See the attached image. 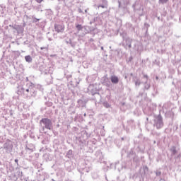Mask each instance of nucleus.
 Wrapping results in <instances>:
<instances>
[{"mask_svg":"<svg viewBox=\"0 0 181 181\" xmlns=\"http://www.w3.org/2000/svg\"><path fill=\"white\" fill-rule=\"evenodd\" d=\"M24 18H26V19H32V16L28 15H24Z\"/></svg>","mask_w":181,"mask_h":181,"instance_id":"49","label":"nucleus"},{"mask_svg":"<svg viewBox=\"0 0 181 181\" xmlns=\"http://www.w3.org/2000/svg\"><path fill=\"white\" fill-rule=\"evenodd\" d=\"M14 59H18L21 56V52L19 51H14L13 52Z\"/></svg>","mask_w":181,"mask_h":181,"instance_id":"30","label":"nucleus"},{"mask_svg":"<svg viewBox=\"0 0 181 181\" xmlns=\"http://www.w3.org/2000/svg\"><path fill=\"white\" fill-rule=\"evenodd\" d=\"M120 104H121V105H122V106L125 105V103H121Z\"/></svg>","mask_w":181,"mask_h":181,"instance_id":"64","label":"nucleus"},{"mask_svg":"<svg viewBox=\"0 0 181 181\" xmlns=\"http://www.w3.org/2000/svg\"><path fill=\"white\" fill-rule=\"evenodd\" d=\"M16 30L18 33V35H22L23 32L25 31V28L22 25H17V28H16Z\"/></svg>","mask_w":181,"mask_h":181,"instance_id":"23","label":"nucleus"},{"mask_svg":"<svg viewBox=\"0 0 181 181\" xmlns=\"http://www.w3.org/2000/svg\"><path fill=\"white\" fill-rule=\"evenodd\" d=\"M4 149L6 151V153H11L12 149H13V144L11 141H7L3 145Z\"/></svg>","mask_w":181,"mask_h":181,"instance_id":"9","label":"nucleus"},{"mask_svg":"<svg viewBox=\"0 0 181 181\" xmlns=\"http://www.w3.org/2000/svg\"><path fill=\"white\" fill-rule=\"evenodd\" d=\"M144 88L146 90H149V88H151V85L149 83H148V81H145Z\"/></svg>","mask_w":181,"mask_h":181,"instance_id":"33","label":"nucleus"},{"mask_svg":"<svg viewBox=\"0 0 181 181\" xmlns=\"http://www.w3.org/2000/svg\"><path fill=\"white\" fill-rule=\"evenodd\" d=\"M103 4L107 6V0H103Z\"/></svg>","mask_w":181,"mask_h":181,"instance_id":"52","label":"nucleus"},{"mask_svg":"<svg viewBox=\"0 0 181 181\" xmlns=\"http://www.w3.org/2000/svg\"><path fill=\"white\" fill-rule=\"evenodd\" d=\"M134 83L136 87H139L141 86V80L136 79V81L134 80Z\"/></svg>","mask_w":181,"mask_h":181,"instance_id":"35","label":"nucleus"},{"mask_svg":"<svg viewBox=\"0 0 181 181\" xmlns=\"http://www.w3.org/2000/svg\"><path fill=\"white\" fill-rule=\"evenodd\" d=\"M144 78H146V81H148V78H149V76H148V75L146 74H144Z\"/></svg>","mask_w":181,"mask_h":181,"instance_id":"50","label":"nucleus"},{"mask_svg":"<svg viewBox=\"0 0 181 181\" xmlns=\"http://www.w3.org/2000/svg\"><path fill=\"white\" fill-rule=\"evenodd\" d=\"M95 156H96V158H98V159H99V160H103L104 156H103V152H101V150H98L95 153Z\"/></svg>","mask_w":181,"mask_h":181,"instance_id":"22","label":"nucleus"},{"mask_svg":"<svg viewBox=\"0 0 181 181\" xmlns=\"http://www.w3.org/2000/svg\"><path fill=\"white\" fill-rule=\"evenodd\" d=\"M23 181H30L29 177H25V178H24Z\"/></svg>","mask_w":181,"mask_h":181,"instance_id":"56","label":"nucleus"},{"mask_svg":"<svg viewBox=\"0 0 181 181\" xmlns=\"http://www.w3.org/2000/svg\"><path fill=\"white\" fill-rule=\"evenodd\" d=\"M65 168L67 172H71L74 169L73 164L69 161L65 163Z\"/></svg>","mask_w":181,"mask_h":181,"instance_id":"19","label":"nucleus"},{"mask_svg":"<svg viewBox=\"0 0 181 181\" xmlns=\"http://www.w3.org/2000/svg\"><path fill=\"white\" fill-rule=\"evenodd\" d=\"M15 30H16V28H18V25H13L12 27Z\"/></svg>","mask_w":181,"mask_h":181,"instance_id":"54","label":"nucleus"},{"mask_svg":"<svg viewBox=\"0 0 181 181\" xmlns=\"http://www.w3.org/2000/svg\"><path fill=\"white\" fill-rule=\"evenodd\" d=\"M84 135L87 136V134L84 133L83 136L81 135L79 137H76V141L81 146H84V145L87 144V141H86V138H84Z\"/></svg>","mask_w":181,"mask_h":181,"instance_id":"12","label":"nucleus"},{"mask_svg":"<svg viewBox=\"0 0 181 181\" xmlns=\"http://www.w3.org/2000/svg\"><path fill=\"white\" fill-rule=\"evenodd\" d=\"M14 161H15L16 163H17V165H19V164L18 163V162H19V160H18V159H15Z\"/></svg>","mask_w":181,"mask_h":181,"instance_id":"60","label":"nucleus"},{"mask_svg":"<svg viewBox=\"0 0 181 181\" xmlns=\"http://www.w3.org/2000/svg\"><path fill=\"white\" fill-rule=\"evenodd\" d=\"M74 156V154L73 153V150H69L66 154V157L69 159H71Z\"/></svg>","mask_w":181,"mask_h":181,"instance_id":"27","label":"nucleus"},{"mask_svg":"<svg viewBox=\"0 0 181 181\" xmlns=\"http://www.w3.org/2000/svg\"><path fill=\"white\" fill-rule=\"evenodd\" d=\"M40 126L41 127L42 132L46 134V132H45V129H48V131H53V121L52 119H49L48 117H44L42 118L40 120Z\"/></svg>","mask_w":181,"mask_h":181,"instance_id":"2","label":"nucleus"},{"mask_svg":"<svg viewBox=\"0 0 181 181\" xmlns=\"http://www.w3.org/2000/svg\"><path fill=\"white\" fill-rule=\"evenodd\" d=\"M53 134H54V135H59V132H53Z\"/></svg>","mask_w":181,"mask_h":181,"instance_id":"59","label":"nucleus"},{"mask_svg":"<svg viewBox=\"0 0 181 181\" xmlns=\"http://www.w3.org/2000/svg\"><path fill=\"white\" fill-rule=\"evenodd\" d=\"M11 179L13 181H18V179H19V175H18V170H16V173L11 174Z\"/></svg>","mask_w":181,"mask_h":181,"instance_id":"25","label":"nucleus"},{"mask_svg":"<svg viewBox=\"0 0 181 181\" xmlns=\"http://www.w3.org/2000/svg\"><path fill=\"white\" fill-rule=\"evenodd\" d=\"M100 135L101 136H105V130L104 129V127H103V129H100Z\"/></svg>","mask_w":181,"mask_h":181,"instance_id":"38","label":"nucleus"},{"mask_svg":"<svg viewBox=\"0 0 181 181\" xmlns=\"http://www.w3.org/2000/svg\"><path fill=\"white\" fill-rule=\"evenodd\" d=\"M93 98H89V101L90 100H92V101H94V103H95V105L97 106V97L93 95Z\"/></svg>","mask_w":181,"mask_h":181,"instance_id":"32","label":"nucleus"},{"mask_svg":"<svg viewBox=\"0 0 181 181\" xmlns=\"http://www.w3.org/2000/svg\"><path fill=\"white\" fill-rule=\"evenodd\" d=\"M25 151L28 153V156H30V153L36 151V147L35 146V144L28 143L25 145Z\"/></svg>","mask_w":181,"mask_h":181,"instance_id":"8","label":"nucleus"},{"mask_svg":"<svg viewBox=\"0 0 181 181\" xmlns=\"http://www.w3.org/2000/svg\"><path fill=\"white\" fill-rule=\"evenodd\" d=\"M95 144H97V139H90L89 140H88L87 141V145L88 146H90V145H95Z\"/></svg>","mask_w":181,"mask_h":181,"instance_id":"26","label":"nucleus"},{"mask_svg":"<svg viewBox=\"0 0 181 181\" xmlns=\"http://www.w3.org/2000/svg\"><path fill=\"white\" fill-rule=\"evenodd\" d=\"M154 127L157 128V129H160L163 127V119L162 118V115H158L154 119Z\"/></svg>","mask_w":181,"mask_h":181,"instance_id":"7","label":"nucleus"},{"mask_svg":"<svg viewBox=\"0 0 181 181\" xmlns=\"http://www.w3.org/2000/svg\"><path fill=\"white\" fill-rule=\"evenodd\" d=\"M100 17H95V18H94V19H93V21H94V22H98V21H100Z\"/></svg>","mask_w":181,"mask_h":181,"instance_id":"47","label":"nucleus"},{"mask_svg":"<svg viewBox=\"0 0 181 181\" xmlns=\"http://www.w3.org/2000/svg\"><path fill=\"white\" fill-rule=\"evenodd\" d=\"M169 1V0H158V4H162V5H164V4H167Z\"/></svg>","mask_w":181,"mask_h":181,"instance_id":"39","label":"nucleus"},{"mask_svg":"<svg viewBox=\"0 0 181 181\" xmlns=\"http://www.w3.org/2000/svg\"><path fill=\"white\" fill-rule=\"evenodd\" d=\"M16 170H17V175L18 176V179H20L21 181L25 180V178L26 176L23 175V173L22 170H21V168L19 167L16 168Z\"/></svg>","mask_w":181,"mask_h":181,"instance_id":"18","label":"nucleus"},{"mask_svg":"<svg viewBox=\"0 0 181 181\" xmlns=\"http://www.w3.org/2000/svg\"><path fill=\"white\" fill-rule=\"evenodd\" d=\"M45 105H47V107H52L53 105V103L49 101L46 102Z\"/></svg>","mask_w":181,"mask_h":181,"instance_id":"42","label":"nucleus"},{"mask_svg":"<svg viewBox=\"0 0 181 181\" xmlns=\"http://www.w3.org/2000/svg\"><path fill=\"white\" fill-rule=\"evenodd\" d=\"M39 69L42 74H52L53 73L52 69H49V71L46 69V65H40Z\"/></svg>","mask_w":181,"mask_h":181,"instance_id":"15","label":"nucleus"},{"mask_svg":"<svg viewBox=\"0 0 181 181\" xmlns=\"http://www.w3.org/2000/svg\"><path fill=\"white\" fill-rule=\"evenodd\" d=\"M101 81L102 84H103V86H106V87H108V88H111V87H112L111 81H110V78H108L107 76H103Z\"/></svg>","mask_w":181,"mask_h":181,"instance_id":"14","label":"nucleus"},{"mask_svg":"<svg viewBox=\"0 0 181 181\" xmlns=\"http://www.w3.org/2000/svg\"><path fill=\"white\" fill-rule=\"evenodd\" d=\"M31 18L33 19V23H37V22L40 21V19L37 18L35 16H32Z\"/></svg>","mask_w":181,"mask_h":181,"instance_id":"34","label":"nucleus"},{"mask_svg":"<svg viewBox=\"0 0 181 181\" xmlns=\"http://www.w3.org/2000/svg\"><path fill=\"white\" fill-rule=\"evenodd\" d=\"M74 114H76V110H74L71 112V115H74Z\"/></svg>","mask_w":181,"mask_h":181,"instance_id":"53","label":"nucleus"},{"mask_svg":"<svg viewBox=\"0 0 181 181\" xmlns=\"http://www.w3.org/2000/svg\"><path fill=\"white\" fill-rule=\"evenodd\" d=\"M25 60L27 63H32V57L30 55H26L25 57Z\"/></svg>","mask_w":181,"mask_h":181,"instance_id":"29","label":"nucleus"},{"mask_svg":"<svg viewBox=\"0 0 181 181\" xmlns=\"http://www.w3.org/2000/svg\"><path fill=\"white\" fill-rule=\"evenodd\" d=\"M110 80H111V83H112V84H114V75L111 76Z\"/></svg>","mask_w":181,"mask_h":181,"instance_id":"48","label":"nucleus"},{"mask_svg":"<svg viewBox=\"0 0 181 181\" xmlns=\"http://www.w3.org/2000/svg\"><path fill=\"white\" fill-rule=\"evenodd\" d=\"M10 115L11 116L13 115V112L12 110L10 111Z\"/></svg>","mask_w":181,"mask_h":181,"instance_id":"62","label":"nucleus"},{"mask_svg":"<svg viewBox=\"0 0 181 181\" xmlns=\"http://www.w3.org/2000/svg\"><path fill=\"white\" fill-rule=\"evenodd\" d=\"M86 80L88 83H90V80H91V76L86 77Z\"/></svg>","mask_w":181,"mask_h":181,"instance_id":"46","label":"nucleus"},{"mask_svg":"<svg viewBox=\"0 0 181 181\" xmlns=\"http://www.w3.org/2000/svg\"><path fill=\"white\" fill-rule=\"evenodd\" d=\"M123 42H124V45H126V46L129 47V49H131V47H132V39L129 37H123Z\"/></svg>","mask_w":181,"mask_h":181,"instance_id":"16","label":"nucleus"},{"mask_svg":"<svg viewBox=\"0 0 181 181\" xmlns=\"http://www.w3.org/2000/svg\"><path fill=\"white\" fill-rule=\"evenodd\" d=\"M28 80V78H26V88L24 97L25 98H35L37 95V91L36 90V88H35V84Z\"/></svg>","mask_w":181,"mask_h":181,"instance_id":"1","label":"nucleus"},{"mask_svg":"<svg viewBox=\"0 0 181 181\" xmlns=\"http://www.w3.org/2000/svg\"><path fill=\"white\" fill-rule=\"evenodd\" d=\"M65 43H66V45H70V46L73 48L76 47V42L71 41V39H69V40H66Z\"/></svg>","mask_w":181,"mask_h":181,"instance_id":"28","label":"nucleus"},{"mask_svg":"<svg viewBox=\"0 0 181 181\" xmlns=\"http://www.w3.org/2000/svg\"><path fill=\"white\" fill-rule=\"evenodd\" d=\"M77 169L81 175H84V173H88V172H90V170L91 169V163L85 162L83 163H81Z\"/></svg>","mask_w":181,"mask_h":181,"instance_id":"3","label":"nucleus"},{"mask_svg":"<svg viewBox=\"0 0 181 181\" xmlns=\"http://www.w3.org/2000/svg\"><path fill=\"white\" fill-rule=\"evenodd\" d=\"M49 177V174L46 172H41L38 170L37 179L45 181Z\"/></svg>","mask_w":181,"mask_h":181,"instance_id":"11","label":"nucleus"},{"mask_svg":"<svg viewBox=\"0 0 181 181\" xmlns=\"http://www.w3.org/2000/svg\"><path fill=\"white\" fill-rule=\"evenodd\" d=\"M78 11L79 12V13H83V10H81V8H78Z\"/></svg>","mask_w":181,"mask_h":181,"instance_id":"57","label":"nucleus"},{"mask_svg":"<svg viewBox=\"0 0 181 181\" xmlns=\"http://www.w3.org/2000/svg\"><path fill=\"white\" fill-rule=\"evenodd\" d=\"M43 158L45 159V160H47V162L52 160V159L49 158V154H45Z\"/></svg>","mask_w":181,"mask_h":181,"instance_id":"36","label":"nucleus"},{"mask_svg":"<svg viewBox=\"0 0 181 181\" xmlns=\"http://www.w3.org/2000/svg\"><path fill=\"white\" fill-rule=\"evenodd\" d=\"M26 90V88L22 85L18 86L17 87V94L18 95H25V90Z\"/></svg>","mask_w":181,"mask_h":181,"instance_id":"17","label":"nucleus"},{"mask_svg":"<svg viewBox=\"0 0 181 181\" xmlns=\"http://www.w3.org/2000/svg\"><path fill=\"white\" fill-rule=\"evenodd\" d=\"M54 30L57 33H63L64 32V24H54Z\"/></svg>","mask_w":181,"mask_h":181,"instance_id":"13","label":"nucleus"},{"mask_svg":"<svg viewBox=\"0 0 181 181\" xmlns=\"http://www.w3.org/2000/svg\"><path fill=\"white\" fill-rule=\"evenodd\" d=\"M23 29H25V26H26V23L25 21H23V25H21Z\"/></svg>","mask_w":181,"mask_h":181,"instance_id":"55","label":"nucleus"},{"mask_svg":"<svg viewBox=\"0 0 181 181\" xmlns=\"http://www.w3.org/2000/svg\"><path fill=\"white\" fill-rule=\"evenodd\" d=\"M170 151L172 152V153L173 155H176V153H177V151L176 150V147L175 146L171 147Z\"/></svg>","mask_w":181,"mask_h":181,"instance_id":"31","label":"nucleus"},{"mask_svg":"<svg viewBox=\"0 0 181 181\" xmlns=\"http://www.w3.org/2000/svg\"><path fill=\"white\" fill-rule=\"evenodd\" d=\"M4 24H5V25H8V20H5V21H4Z\"/></svg>","mask_w":181,"mask_h":181,"instance_id":"61","label":"nucleus"},{"mask_svg":"<svg viewBox=\"0 0 181 181\" xmlns=\"http://www.w3.org/2000/svg\"><path fill=\"white\" fill-rule=\"evenodd\" d=\"M89 42H94V39L90 38V39L89 40Z\"/></svg>","mask_w":181,"mask_h":181,"instance_id":"63","label":"nucleus"},{"mask_svg":"<svg viewBox=\"0 0 181 181\" xmlns=\"http://www.w3.org/2000/svg\"><path fill=\"white\" fill-rule=\"evenodd\" d=\"M88 93L91 94V95H97L101 98V95H100V90L97 88V85L90 84L88 87Z\"/></svg>","mask_w":181,"mask_h":181,"instance_id":"6","label":"nucleus"},{"mask_svg":"<svg viewBox=\"0 0 181 181\" xmlns=\"http://www.w3.org/2000/svg\"><path fill=\"white\" fill-rule=\"evenodd\" d=\"M45 26H46V21H43L40 23V28H41V29H43Z\"/></svg>","mask_w":181,"mask_h":181,"instance_id":"37","label":"nucleus"},{"mask_svg":"<svg viewBox=\"0 0 181 181\" xmlns=\"http://www.w3.org/2000/svg\"><path fill=\"white\" fill-rule=\"evenodd\" d=\"M163 111L165 114H168V112L170 111V103H165L163 106Z\"/></svg>","mask_w":181,"mask_h":181,"instance_id":"20","label":"nucleus"},{"mask_svg":"<svg viewBox=\"0 0 181 181\" xmlns=\"http://www.w3.org/2000/svg\"><path fill=\"white\" fill-rule=\"evenodd\" d=\"M107 6L105 4H100L99 6H98V8H105Z\"/></svg>","mask_w":181,"mask_h":181,"instance_id":"45","label":"nucleus"},{"mask_svg":"<svg viewBox=\"0 0 181 181\" xmlns=\"http://www.w3.org/2000/svg\"><path fill=\"white\" fill-rule=\"evenodd\" d=\"M90 101V98L82 97L81 99L77 100V104L76 107L80 110H86L87 108V103Z\"/></svg>","mask_w":181,"mask_h":181,"instance_id":"4","label":"nucleus"},{"mask_svg":"<svg viewBox=\"0 0 181 181\" xmlns=\"http://www.w3.org/2000/svg\"><path fill=\"white\" fill-rule=\"evenodd\" d=\"M118 81H119L118 77L114 76V84H117Z\"/></svg>","mask_w":181,"mask_h":181,"instance_id":"43","label":"nucleus"},{"mask_svg":"<svg viewBox=\"0 0 181 181\" xmlns=\"http://www.w3.org/2000/svg\"><path fill=\"white\" fill-rule=\"evenodd\" d=\"M20 156H21V158H24V159H26L27 160H29V158H30V156H29L27 153H26V150H24L23 151H21V153H19Z\"/></svg>","mask_w":181,"mask_h":181,"instance_id":"21","label":"nucleus"},{"mask_svg":"<svg viewBox=\"0 0 181 181\" xmlns=\"http://www.w3.org/2000/svg\"><path fill=\"white\" fill-rule=\"evenodd\" d=\"M40 8H42V5L38 6L37 8V12H43V10H42Z\"/></svg>","mask_w":181,"mask_h":181,"instance_id":"44","label":"nucleus"},{"mask_svg":"<svg viewBox=\"0 0 181 181\" xmlns=\"http://www.w3.org/2000/svg\"><path fill=\"white\" fill-rule=\"evenodd\" d=\"M106 99L107 100L103 103V105L105 108L108 110L109 112H112V103H114V101L111 99V95H107Z\"/></svg>","mask_w":181,"mask_h":181,"instance_id":"5","label":"nucleus"},{"mask_svg":"<svg viewBox=\"0 0 181 181\" xmlns=\"http://www.w3.org/2000/svg\"><path fill=\"white\" fill-rule=\"evenodd\" d=\"M40 50H45V52H48L49 46H47V47H41Z\"/></svg>","mask_w":181,"mask_h":181,"instance_id":"40","label":"nucleus"},{"mask_svg":"<svg viewBox=\"0 0 181 181\" xmlns=\"http://www.w3.org/2000/svg\"><path fill=\"white\" fill-rule=\"evenodd\" d=\"M65 76H66V78L68 80L69 82L71 81V74H68Z\"/></svg>","mask_w":181,"mask_h":181,"instance_id":"41","label":"nucleus"},{"mask_svg":"<svg viewBox=\"0 0 181 181\" xmlns=\"http://www.w3.org/2000/svg\"><path fill=\"white\" fill-rule=\"evenodd\" d=\"M56 11H60V6H57L56 7Z\"/></svg>","mask_w":181,"mask_h":181,"instance_id":"58","label":"nucleus"},{"mask_svg":"<svg viewBox=\"0 0 181 181\" xmlns=\"http://www.w3.org/2000/svg\"><path fill=\"white\" fill-rule=\"evenodd\" d=\"M37 4H42L43 2V0H35Z\"/></svg>","mask_w":181,"mask_h":181,"instance_id":"51","label":"nucleus"},{"mask_svg":"<svg viewBox=\"0 0 181 181\" xmlns=\"http://www.w3.org/2000/svg\"><path fill=\"white\" fill-rule=\"evenodd\" d=\"M80 81H81V80L80 78H78V79L75 78L74 80H71L68 83L69 88H75V87H77L78 86V84H80Z\"/></svg>","mask_w":181,"mask_h":181,"instance_id":"10","label":"nucleus"},{"mask_svg":"<svg viewBox=\"0 0 181 181\" xmlns=\"http://www.w3.org/2000/svg\"><path fill=\"white\" fill-rule=\"evenodd\" d=\"M76 28L78 32H80V30H83V29H85V30L90 29V27H88V26L83 27V25H81V24H76Z\"/></svg>","mask_w":181,"mask_h":181,"instance_id":"24","label":"nucleus"}]
</instances>
